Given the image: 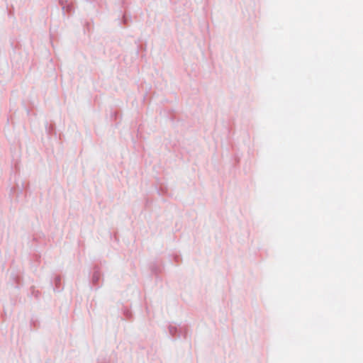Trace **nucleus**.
Returning <instances> with one entry per match:
<instances>
[{
  "label": "nucleus",
  "mask_w": 363,
  "mask_h": 363,
  "mask_svg": "<svg viewBox=\"0 0 363 363\" xmlns=\"http://www.w3.org/2000/svg\"><path fill=\"white\" fill-rule=\"evenodd\" d=\"M169 335L173 337H185L186 333V328L184 326L169 325L168 327Z\"/></svg>",
  "instance_id": "obj_1"
},
{
  "label": "nucleus",
  "mask_w": 363,
  "mask_h": 363,
  "mask_svg": "<svg viewBox=\"0 0 363 363\" xmlns=\"http://www.w3.org/2000/svg\"><path fill=\"white\" fill-rule=\"evenodd\" d=\"M100 279V273L98 271H95L93 273L92 277H91V281L94 285H96L98 281Z\"/></svg>",
  "instance_id": "obj_2"
},
{
  "label": "nucleus",
  "mask_w": 363,
  "mask_h": 363,
  "mask_svg": "<svg viewBox=\"0 0 363 363\" xmlns=\"http://www.w3.org/2000/svg\"><path fill=\"white\" fill-rule=\"evenodd\" d=\"M30 291H31V295L35 296V297H38V295H39V291L35 290L34 287H31L30 288Z\"/></svg>",
  "instance_id": "obj_3"
},
{
  "label": "nucleus",
  "mask_w": 363,
  "mask_h": 363,
  "mask_svg": "<svg viewBox=\"0 0 363 363\" xmlns=\"http://www.w3.org/2000/svg\"><path fill=\"white\" fill-rule=\"evenodd\" d=\"M60 281H61V278L60 276H57L55 277V286L57 288H59V284L60 283Z\"/></svg>",
  "instance_id": "obj_4"
}]
</instances>
